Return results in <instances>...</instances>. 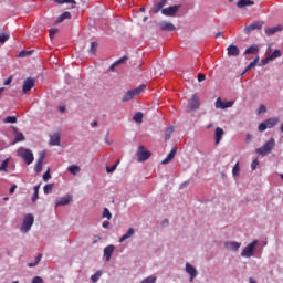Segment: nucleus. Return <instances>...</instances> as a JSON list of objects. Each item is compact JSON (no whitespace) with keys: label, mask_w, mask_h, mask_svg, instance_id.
I'll return each mask as SVG.
<instances>
[{"label":"nucleus","mask_w":283,"mask_h":283,"mask_svg":"<svg viewBox=\"0 0 283 283\" xmlns=\"http://www.w3.org/2000/svg\"><path fill=\"white\" fill-rule=\"evenodd\" d=\"M165 6H167V0H159L150 9L151 14H158V12H163V10H165Z\"/></svg>","instance_id":"10"},{"label":"nucleus","mask_w":283,"mask_h":283,"mask_svg":"<svg viewBox=\"0 0 283 283\" xmlns=\"http://www.w3.org/2000/svg\"><path fill=\"white\" fill-rule=\"evenodd\" d=\"M10 83H12V76H9V77L4 81V85H10Z\"/></svg>","instance_id":"57"},{"label":"nucleus","mask_w":283,"mask_h":283,"mask_svg":"<svg viewBox=\"0 0 283 283\" xmlns=\"http://www.w3.org/2000/svg\"><path fill=\"white\" fill-rule=\"evenodd\" d=\"M34 193H39V186L34 187Z\"/></svg>","instance_id":"64"},{"label":"nucleus","mask_w":283,"mask_h":283,"mask_svg":"<svg viewBox=\"0 0 283 283\" xmlns=\"http://www.w3.org/2000/svg\"><path fill=\"white\" fill-rule=\"evenodd\" d=\"M260 61V57H255L253 60V62H251L247 67L245 70L243 71L242 73V76H244V74H247V72H249V70H252V67H255V65H258V62Z\"/></svg>","instance_id":"28"},{"label":"nucleus","mask_w":283,"mask_h":283,"mask_svg":"<svg viewBox=\"0 0 283 283\" xmlns=\"http://www.w3.org/2000/svg\"><path fill=\"white\" fill-rule=\"evenodd\" d=\"M43 160H45V151L40 153L39 159L34 167L35 174H40V171L43 169Z\"/></svg>","instance_id":"11"},{"label":"nucleus","mask_w":283,"mask_h":283,"mask_svg":"<svg viewBox=\"0 0 283 283\" xmlns=\"http://www.w3.org/2000/svg\"><path fill=\"white\" fill-rule=\"evenodd\" d=\"M228 56H240V49L237 45L231 44L227 48Z\"/></svg>","instance_id":"17"},{"label":"nucleus","mask_w":283,"mask_h":283,"mask_svg":"<svg viewBox=\"0 0 283 283\" xmlns=\"http://www.w3.org/2000/svg\"><path fill=\"white\" fill-rule=\"evenodd\" d=\"M13 134L15 136V139L12 145H17V143H23V140H25V136L23 135V133L19 132V129L13 128Z\"/></svg>","instance_id":"19"},{"label":"nucleus","mask_w":283,"mask_h":283,"mask_svg":"<svg viewBox=\"0 0 283 283\" xmlns=\"http://www.w3.org/2000/svg\"><path fill=\"white\" fill-rule=\"evenodd\" d=\"M55 3H57L59 6H63V3H72L73 6H76V1L75 0H53Z\"/></svg>","instance_id":"35"},{"label":"nucleus","mask_w":283,"mask_h":283,"mask_svg":"<svg viewBox=\"0 0 283 283\" xmlns=\"http://www.w3.org/2000/svg\"><path fill=\"white\" fill-rule=\"evenodd\" d=\"M214 106L217 109H224V102H222V98L218 97Z\"/></svg>","instance_id":"34"},{"label":"nucleus","mask_w":283,"mask_h":283,"mask_svg":"<svg viewBox=\"0 0 283 283\" xmlns=\"http://www.w3.org/2000/svg\"><path fill=\"white\" fill-rule=\"evenodd\" d=\"M260 52V48H258V45H251L250 48H248L243 54H258Z\"/></svg>","instance_id":"27"},{"label":"nucleus","mask_w":283,"mask_h":283,"mask_svg":"<svg viewBox=\"0 0 283 283\" xmlns=\"http://www.w3.org/2000/svg\"><path fill=\"white\" fill-rule=\"evenodd\" d=\"M260 165V161L258 159H254L251 164L252 171H255L258 169V166Z\"/></svg>","instance_id":"47"},{"label":"nucleus","mask_w":283,"mask_h":283,"mask_svg":"<svg viewBox=\"0 0 283 283\" xmlns=\"http://www.w3.org/2000/svg\"><path fill=\"white\" fill-rule=\"evenodd\" d=\"M54 188V186L52 184H46L44 187H43V191L44 193H52V189Z\"/></svg>","instance_id":"40"},{"label":"nucleus","mask_w":283,"mask_h":283,"mask_svg":"<svg viewBox=\"0 0 283 283\" xmlns=\"http://www.w3.org/2000/svg\"><path fill=\"white\" fill-rule=\"evenodd\" d=\"M275 148V138H270L261 148H256V154L260 156H269Z\"/></svg>","instance_id":"2"},{"label":"nucleus","mask_w":283,"mask_h":283,"mask_svg":"<svg viewBox=\"0 0 283 283\" xmlns=\"http://www.w3.org/2000/svg\"><path fill=\"white\" fill-rule=\"evenodd\" d=\"M220 36H222V32H218L217 34H216V39H220Z\"/></svg>","instance_id":"62"},{"label":"nucleus","mask_w":283,"mask_h":283,"mask_svg":"<svg viewBox=\"0 0 283 283\" xmlns=\"http://www.w3.org/2000/svg\"><path fill=\"white\" fill-rule=\"evenodd\" d=\"M34 85H36V80H34L32 77H28L27 80H24L23 86H22L23 94L29 93L30 90H32V87H34Z\"/></svg>","instance_id":"8"},{"label":"nucleus","mask_w":283,"mask_h":283,"mask_svg":"<svg viewBox=\"0 0 283 283\" xmlns=\"http://www.w3.org/2000/svg\"><path fill=\"white\" fill-rule=\"evenodd\" d=\"M159 30L163 32H174L176 30V25L174 23L168 22V21H161L158 23Z\"/></svg>","instance_id":"9"},{"label":"nucleus","mask_w":283,"mask_h":283,"mask_svg":"<svg viewBox=\"0 0 283 283\" xmlns=\"http://www.w3.org/2000/svg\"><path fill=\"white\" fill-rule=\"evenodd\" d=\"M232 175L233 176H240V163H237L234 167L232 168Z\"/></svg>","instance_id":"38"},{"label":"nucleus","mask_w":283,"mask_h":283,"mask_svg":"<svg viewBox=\"0 0 283 283\" xmlns=\"http://www.w3.org/2000/svg\"><path fill=\"white\" fill-rule=\"evenodd\" d=\"M57 32H59V29H51L49 31L50 39H52L53 36H56Z\"/></svg>","instance_id":"48"},{"label":"nucleus","mask_w":283,"mask_h":283,"mask_svg":"<svg viewBox=\"0 0 283 283\" xmlns=\"http://www.w3.org/2000/svg\"><path fill=\"white\" fill-rule=\"evenodd\" d=\"M97 49H98V43L92 42V43H91V49H90V54L95 55Z\"/></svg>","instance_id":"37"},{"label":"nucleus","mask_w":283,"mask_h":283,"mask_svg":"<svg viewBox=\"0 0 283 283\" xmlns=\"http://www.w3.org/2000/svg\"><path fill=\"white\" fill-rule=\"evenodd\" d=\"M222 136H224V130L220 127H217L214 132L216 145L220 144V140H222Z\"/></svg>","instance_id":"22"},{"label":"nucleus","mask_w":283,"mask_h":283,"mask_svg":"<svg viewBox=\"0 0 283 283\" xmlns=\"http://www.w3.org/2000/svg\"><path fill=\"white\" fill-rule=\"evenodd\" d=\"M101 275H103V272L97 271L96 273H94L93 275H91V281L93 283L98 282V280H101Z\"/></svg>","instance_id":"31"},{"label":"nucleus","mask_w":283,"mask_h":283,"mask_svg":"<svg viewBox=\"0 0 283 283\" xmlns=\"http://www.w3.org/2000/svg\"><path fill=\"white\" fill-rule=\"evenodd\" d=\"M115 249L116 248L114 245H107L104 249V258H105L106 262H109V260H112V254L114 253Z\"/></svg>","instance_id":"18"},{"label":"nucleus","mask_w":283,"mask_h":283,"mask_svg":"<svg viewBox=\"0 0 283 283\" xmlns=\"http://www.w3.org/2000/svg\"><path fill=\"white\" fill-rule=\"evenodd\" d=\"M103 218H107V220H112V212H109V209L107 208L104 209Z\"/></svg>","instance_id":"44"},{"label":"nucleus","mask_w":283,"mask_h":283,"mask_svg":"<svg viewBox=\"0 0 283 283\" xmlns=\"http://www.w3.org/2000/svg\"><path fill=\"white\" fill-rule=\"evenodd\" d=\"M235 102L234 101H229V102H226L224 103V109H227V108H229V107H233V104H234Z\"/></svg>","instance_id":"52"},{"label":"nucleus","mask_w":283,"mask_h":283,"mask_svg":"<svg viewBox=\"0 0 283 283\" xmlns=\"http://www.w3.org/2000/svg\"><path fill=\"white\" fill-rule=\"evenodd\" d=\"M15 190H17V185H13V186L9 189V193H14Z\"/></svg>","instance_id":"58"},{"label":"nucleus","mask_w":283,"mask_h":283,"mask_svg":"<svg viewBox=\"0 0 283 283\" xmlns=\"http://www.w3.org/2000/svg\"><path fill=\"white\" fill-rule=\"evenodd\" d=\"M0 169L2 171V169H8V159H6L4 161H2Z\"/></svg>","instance_id":"55"},{"label":"nucleus","mask_w":283,"mask_h":283,"mask_svg":"<svg viewBox=\"0 0 283 283\" xmlns=\"http://www.w3.org/2000/svg\"><path fill=\"white\" fill-rule=\"evenodd\" d=\"M138 163H145V160H149L151 158V151L146 150L145 146H139L137 150Z\"/></svg>","instance_id":"6"},{"label":"nucleus","mask_w":283,"mask_h":283,"mask_svg":"<svg viewBox=\"0 0 283 283\" xmlns=\"http://www.w3.org/2000/svg\"><path fill=\"white\" fill-rule=\"evenodd\" d=\"M10 39V34L0 32V43H6Z\"/></svg>","instance_id":"39"},{"label":"nucleus","mask_w":283,"mask_h":283,"mask_svg":"<svg viewBox=\"0 0 283 283\" xmlns=\"http://www.w3.org/2000/svg\"><path fill=\"white\" fill-rule=\"evenodd\" d=\"M279 123H280L279 117H272L265 120V125H268V129H273V127H275V125H277Z\"/></svg>","instance_id":"23"},{"label":"nucleus","mask_w":283,"mask_h":283,"mask_svg":"<svg viewBox=\"0 0 283 283\" xmlns=\"http://www.w3.org/2000/svg\"><path fill=\"white\" fill-rule=\"evenodd\" d=\"M252 139H253V135L248 134L245 137V143H251Z\"/></svg>","instance_id":"56"},{"label":"nucleus","mask_w":283,"mask_h":283,"mask_svg":"<svg viewBox=\"0 0 283 283\" xmlns=\"http://www.w3.org/2000/svg\"><path fill=\"white\" fill-rule=\"evenodd\" d=\"M116 167H117V164H115L114 166H107L106 167V171H107V174H112V172H114V171H116Z\"/></svg>","instance_id":"49"},{"label":"nucleus","mask_w":283,"mask_h":283,"mask_svg":"<svg viewBox=\"0 0 283 283\" xmlns=\"http://www.w3.org/2000/svg\"><path fill=\"white\" fill-rule=\"evenodd\" d=\"M186 273H189L190 282H193V279L198 275V270L190 263H186Z\"/></svg>","instance_id":"14"},{"label":"nucleus","mask_w":283,"mask_h":283,"mask_svg":"<svg viewBox=\"0 0 283 283\" xmlns=\"http://www.w3.org/2000/svg\"><path fill=\"white\" fill-rule=\"evenodd\" d=\"M266 129H269V126L266 125V122H262L259 127L258 130L259 132H266Z\"/></svg>","instance_id":"42"},{"label":"nucleus","mask_w":283,"mask_h":283,"mask_svg":"<svg viewBox=\"0 0 283 283\" xmlns=\"http://www.w3.org/2000/svg\"><path fill=\"white\" fill-rule=\"evenodd\" d=\"M247 6H255V2L251 0H239L237 2V8H247Z\"/></svg>","instance_id":"25"},{"label":"nucleus","mask_w":283,"mask_h":283,"mask_svg":"<svg viewBox=\"0 0 283 283\" xmlns=\"http://www.w3.org/2000/svg\"><path fill=\"white\" fill-rule=\"evenodd\" d=\"M171 134H174V127L172 126L166 128V130H165V140H169V138H171Z\"/></svg>","instance_id":"32"},{"label":"nucleus","mask_w":283,"mask_h":283,"mask_svg":"<svg viewBox=\"0 0 283 283\" xmlns=\"http://www.w3.org/2000/svg\"><path fill=\"white\" fill-rule=\"evenodd\" d=\"M72 202V196L61 197L56 201V207H65V205H70Z\"/></svg>","instance_id":"21"},{"label":"nucleus","mask_w":283,"mask_h":283,"mask_svg":"<svg viewBox=\"0 0 283 283\" xmlns=\"http://www.w3.org/2000/svg\"><path fill=\"white\" fill-rule=\"evenodd\" d=\"M59 109H60V112L63 113V112H65V106H60Z\"/></svg>","instance_id":"63"},{"label":"nucleus","mask_w":283,"mask_h":283,"mask_svg":"<svg viewBox=\"0 0 283 283\" xmlns=\"http://www.w3.org/2000/svg\"><path fill=\"white\" fill-rule=\"evenodd\" d=\"M50 178H52V175H50V170H48L43 175L44 182H48V180H50Z\"/></svg>","instance_id":"50"},{"label":"nucleus","mask_w":283,"mask_h":283,"mask_svg":"<svg viewBox=\"0 0 283 283\" xmlns=\"http://www.w3.org/2000/svg\"><path fill=\"white\" fill-rule=\"evenodd\" d=\"M280 56H282V52L274 50L273 53L266 57V61H273V59H280Z\"/></svg>","instance_id":"30"},{"label":"nucleus","mask_w":283,"mask_h":283,"mask_svg":"<svg viewBox=\"0 0 283 283\" xmlns=\"http://www.w3.org/2000/svg\"><path fill=\"white\" fill-rule=\"evenodd\" d=\"M49 144L53 147H59V145H61V134L55 133V134L51 135Z\"/></svg>","instance_id":"15"},{"label":"nucleus","mask_w":283,"mask_h":283,"mask_svg":"<svg viewBox=\"0 0 283 283\" xmlns=\"http://www.w3.org/2000/svg\"><path fill=\"white\" fill-rule=\"evenodd\" d=\"M282 30H283L282 24H279L276 27L265 29V34L268 36H273V34H275L276 32H282Z\"/></svg>","instance_id":"20"},{"label":"nucleus","mask_w":283,"mask_h":283,"mask_svg":"<svg viewBox=\"0 0 283 283\" xmlns=\"http://www.w3.org/2000/svg\"><path fill=\"white\" fill-rule=\"evenodd\" d=\"M262 25H264V22H253L244 28V32L245 34H250V32H253V30H262Z\"/></svg>","instance_id":"12"},{"label":"nucleus","mask_w":283,"mask_h":283,"mask_svg":"<svg viewBox=\"0 0 283 283\" xmlns=\"http://www.w3.org/2000/svg\"><path fill=\"white\" fill-rule=\"evenodd\" d=\"M127 55H124L123 57H120L119 60H117V61H115L114 62V65H120V64H123V63H125V61H127Z\"/></svg>","instance_id":"45"},{"label":"nucleus","mask_w":283,"mask_h":283,"mask_svg":"<svg viewBox=\"0 0 283 283\" xmlns=\"http://www.w3.org/2000/svg\"><path fill=\"white\" fill-rule=\"evenodd\" d=\"M177 151H178V148L174 147L171 151L168 154V156L161 161V165H169V163H171L176 157Z\"/></svg>","instance_id":"16"},{"label":"nucleus","mask_w":283,"mask_h":283,"mask_svg":"<svg viewBox=\"0 0 283 283\" xmlns=\"http://www.w3.org/2000/svg\"><path fill=\"white\" fill-rule=\"evenodd\" d=\"M240 247H242V244L238 243V242H231L230 243V249L232 251H238V249H240Z\"/></svg>","instance_id":"43"},{"label":"nucleus","mask_w":283,"mask_h":283,"mask_svg":"<svg viewBox=\"0 0 283 283\" xmlns=\"http://www.w3.org/2000/svg\"><path fill=\"white\" fill-rule=\"evenodd\" d=\"M134 233H135L134 228H129L127 232L119 238V242H125V240H129V238H132Z\"/></svg>","instance_id":"24"},{"label":"nucleus","mask_w":283,"mask_h":283,"mask_svg":"<svg viewBox=\"0 0 283 283\" xmlns=\"http://www.w3.org/2000/svg\"><path fill=\"white\" fill-rule=\"evenodd\" d=\"M67 171H70V174H73V176H76V174L81 171V167H78L77 165H72L67 167Z\"/></svg>","instance_id":"29"},{"label":"nucleus","mask_w":283,"mask_h":283,"mask_svg":"<svg viewBox=\"0 0 283 283\" xmlns=\"http://www.w3.org/2000/svg\"><path fill=\"white\" fill-rule=\"evenodd\" d=\"M255 247H258V240L252 241L243 249L241 252V258H253V251H255Z\"/></svg>","instance_id":"4"},{"label":"nucleus","mask_w":283,"mask_h":283,"mask_svg":"<svg viewBox=\"0 0 283 283\" xmlns=\"http://www.w3.org/2000/svg\"><path fill=\"white\" fill-rule=\"evenodd\" d=\"M180 8H181L180 4H175V6L165 8L164 10H161V14H164V17H174L175 14H177Z\"/></svg>","instance_id":"7"},{"label":"nucleus","mask_w":283,"mask_h":283,"mask_svg":"<svg viewBox=\"0 0 283 283\" xmlns=\"http://www.w3.org/2000/svg\"><path fill=\"white\" fill-rule=\"evenodd\" d=\"M32 54V51H21L19 53L20 59H23L25 56H30Z\"/></svg>","instance_id":"46"},{"label":"nucleus","mask_w":283,"mask_h":283,"mask_svg":"<svg viewBox=\"0 0 283 283\" xmlns=\"http://www.w3.org/2000/svg\"><path fill=\"white\" fill-rule=\"evenodd\" d=\"M36 200H39V193L34 192L32 201L36 202Z\"/></svg>","instance_id":"59"},{"label":"nucleus","mask_w":283,"mask_h":283,"mask_svg":"<svg viewBox=\"0 0 283 283\" xmlns=\"http://www.w3.org/2000/svg\"><path fill=\"white\" fill-rule=\"evenodd\" d=\"M34 224V217L32 214H27L24 217L22 227H21V231L22 233H28V231H30V229H32V226Z\"/></svg>","instance_id":"5"},{"label":"nucleus","mask_w":283,"mask_h":283,"mask_svg":"<svg viewBox=\"0 0 283 283\" xmlns=\"http://www.w3.org/2000/svg\"><path fill=\"white\" fill-rule=\"evenodd\" d=\"M107 227H109V221H104V222H103V228H104V229H107Z\"/></svg>","instance_id":"60"},{"label":"nucleus","mask_w":283,"mask_h":283,"mask_svg":"<svg viewBox=\"0 0 283 283\" xmlns=\"http://www.w3.org/2000/svg\"><path fill=\"white\" fill-rule=\"evenodd\" d=\"M42 258H43V254H39L38 256H35V262L34 263H29L28 268L33 269V266H36L39 264V262H41Z\"/></svg>","instance_id":"33"},{"label":"nucleus","mask_w":283,"mask_h":283,"mask_svg":"<svg viewBox=\"0 0 283 283\" xmlns=\"http://www.w3.org/2000/svg\"><path fill=\"white\" fill-rule=\"evenodd\" d=\"M200 107V101L198 99V95H193L189 101H188V108L193 111L198 109Z\"/></svg>","instance_id":"13"},{"label":"nucleus","mask_w":283,"mask_h":283,"mask_svg":"<svg viewBox=\"0 0 283 283\" xmlns=\"http://www.w3.org/2000/svg\"><path fill=\"white\" fill-rule=\"evenodd\" d=\"M198 81H199V83H202V81H207V76L202 73H199L198 74Z\"/></svg>","instance_id":"53"},{"label":"nucleus","mask_w":283,"mask_h":283,"mask_svg":"<svg viewBox=\"0 0 283 283\" xmlns=\"http://www.w3.org/2000/svg\"><path fill=\"white\" fill-rule=\"evenodd\" d=\"M259 114H266V106L261 105V106L259 107Z\"/></svg>","instance_id":"54"},{"label":"nucleus","mask_w":283,"mask_h":283,"mask_svg":"<svg viewBox=\"0 0 283 283\" xmlns=\"http://www.w3.org/2000/svg\"><path fill=\"white\" fill-rule=\"evenodd\" d=\"M145 87H146L145 85H142L135 90L127 91L125 93V95L123 96L122 102L127 103L128 101H132L134 98V96H138V94H140L143 92V90H145Z\"/></svg>","instance_id":"3"},{"label":"nucleus","mask_w":283,"mask_h":283,"mask_svg":"<svg viewBox=\"0 0 283 283\" xmlns=\"http://www.w3.org/2000/svg\"><path fill=\"white\" fill-rule=\"evenodd\" d=\"M31 283H43V279L41 276H34Z\"/></svg>","instance_id":"51"},{"label":"nucleus","mask_w":283,"mask_h":283,"mask_svg":"<svg viewBox=\"0 0 283 283\" xmlns=\"http://www.w3.org/2000/svg\"><path fill=\"white\" fill-rule=\"evenodd\" d=\"M17 155L24 160L25 165H32L34 163V154L28 148L20 147L17 150Z\"/></svg>","instance_id":"1"},{"label":"nucleus","mask_w":283,"mask_h":283,"mask_svg":"<svg viewBox=\"0 0 283 283\" xmlns=\"http://www.w3.org/2000/svg\"><path fill=\"white\" fill-rule=\"evenodd\" d=\"M3 123L8 124V123H17V116H8L3 119Z\"/></svg>","instance_id":"41"},{"label":"nucleus","mask_w":283,"mask_h":283,"mask_svg":"<svg viewBox=\"0 0 283 283\" xmlns=\"http://www.w3.org/2000/svg\"><path fill=\"white\" fill-rule=\"evenodd\" d=\"M135 123H143V113L138 112L133 116Z\"/></svg>","instance_id":"36"},{"label":"nucleus","mask_w":283,"mask_h":283,"mask_svg":"<svg viewBox=\"0 0 283 283\" xmlns=\"http://www.w3.org/2000/svg\"><path fill=\"white\" fill-rule=\"evenodd\" d=\"M114 67H117V65H114V63H113V64L109 66L108 70H109L111 72H114Z\"/></svg>","instance_id":"61"},{"label":"nucleus","mask_w":283,"mask_h":283,"mask_svg":"<svg viewBox=\"0 0 283 283\" xmlns=\"http://www.w3.org/2000/svg\"><path fill=\"white\" fill-rule=\"evenodd\" d=\"M65 19H72V13H70L69 11H65L57 18V20L55 21V24L63 23Z\"/></svg>","instance_id":"26"}]
</instances>
